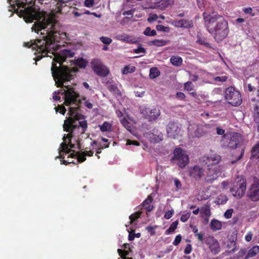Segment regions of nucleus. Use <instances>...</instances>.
I'll return each instance as SVG.
<instances>
[{
  "label": "nucleus",
  "mask_w": 259,
  "mask_h": 259,
  "mask_svg": "<svg viewBox=\"0 0 259 259\" xmlns=\"http://www.w3.org/2000/svg\"><path fill=\"white\" fill-rule=\"evenodd\" d=\"M15 4H11L12 0H8L12 9L20 16H23L25 22L31 23L36 21L33 24L32 31L37 33L41 30L46 29V33H41V38L31 40L29 42H24V46L36 50L35 62L43 57L47 56L50 50H54L56 42L59 41L61 36H66V33L60 30V24L56 19V15L61 12L63 4L62 0H57L56 8L52 9L51 13L45 11H37L31 6L25 8L28 0H14Z\"/></svg>",
  "instance_id": "nucleus-1"
},
{
  "label": "nucleus",
  "mask_w": 259,
  "mask_h": 259,
  "mask_svg": "<svg viewBox=\"0 0 259 259\" xmlns=\"http://www.w3.org/2000/svg\"><path fill=\"white\" fill-rule=\"evenodd\" d=\"M51 71L52 76L55 81V84L58 88L65 87L66 90L60 89L57 94L64 95V105L69 106V114L72 116L80 107V101L78 99L79 95L76 93L73 88L64 85V82L70 80L72 75L71 68L66 66H57L55 63L52 64Z\"/></svg>",
  "instance_id": "nucleus-2"
},
{
  "label": "nucleus",
  "mask_w": 259,
  "mask_h": 259,
  "mask_svg": "<svg viewBox=\"0 0 259 259\" xmlns=\"http://www.w3.org/2000/svg\"><path fill=\"white\" fill-rule=\"evenodd\" d=\"M204 25L208 32L217 42L224 39L228 35V22L217 12L206 11L202 14Z\"/></svg>",
  "instance_id": "nucleus-3"
},
{
  "label": "nucleus",
  "mask_w": 259,
  "mask_h": 259,
  "mask_svg": "<svg viewBox=\"0 0 259 259\" xmlns=\"http://www.w3.org/2000/svg\"><path fill=\"white\" fill-rule=\"evenodd\" d=\"M221 160V156L217 154L211 155L204 159L203 162L207 167L206 177L207 182H212L221 175V167L219 164Z\"/></svg>",
  "instance_id": "nucleus-4"
},
{
  "label": "nucleus",
  "mask_w": 259,
  "mask_h": 259,
  "mask_svg": "<svg viewBox=\"0 0 259 259\" xmlns=\"http://www.w3.org/2000/svg\"><path fill=\"white\" fill-rule=\"evenodd\" d=\"M77 111L72 116H74V118H69L64 121L63 124L64 131L66 132H69L67 135V137L69 139L73 137L72 133L77 128H81V134H84L88 128V123L87 120L79 121L78 122L79 125L76 124V120H79L80 119H84V116L81 114L76 113Z\"/></svg>",
  "instance_id": "nucleus-5"
},
{
  "label": "nucleus",
  "mask_w": 259,
  "mask_h": 259,
  "mask_svg": "<svg viewBox=\"0 0 259 259\" xmlns=\"http://www.w3.org/2000/svg\"><path fill=\"white\" fill-rule=\"evenodd\" d=\"M189 139L200 138L214 131V126L211 124H192L188 128Z\"/></svg>",
  "instance_id": "nucleus-6"
},
{
  "label": "nucleus",
  "mask_w": 259,
  "mask_h": 259,
  "mask_svg": "<svg viewBox=\"0 0 259 259\" xmlns=\"http://www.w3.org/2000/svg\"><path fill=\"white\" fill-rule=\"evenodd\" d=\"M246 189V179L243 176H241L236 178L234 185L231 188L230 191L234 197L240 198L244 195Z\"/></svg>",
  "instance_id": "nucleus-7"
},
{
  "label": "nucleus",
  "mask_w": 259,
  "mask_h": 259,
  "mask_svg": "<svg viewBox=\"0 0 259 259\" xmlns=\"http://www.w3.org/2000/svg\"><path fill=\"white\" fill-rule=\"evenodd\" d=\"M173 154L171 161L177 164L180 168H184L188 164L189 156L182 148H175Z\"/></svg>",
  "instance_id": "nucleus-8"
},
{
  "label": "nucleus",
  "mask_w": 259,
  "mask_h": 259,
  "mask_svg": "<svg viewBox=\"0 0 259 259\" xmlns=\"http://www.w3.org/2000/svg\"><path fill=\"white\" fill-rule=\"evenodd\" d=\"M225 99L233 106L240 105L242 103L241 95L233 87H229L225 91Z\"/></svg>",
  "instance_id": "nucleus-9"
},
{
  "label": "nucleus",
  "mask_w": 259,
  "mask_h": 259,
  "mask_svg": "<svg viewBox=\"0 0 259 259\" xmlns=\"http://www.w3.org/2000/svg\"><path fill=\"white\" fill-rule=\"evenodd\" d=\"M223 138L224 140V146L232 149H235L239 147L242 142L241 135L237 133L224 135Z\"/></svg>",
  "instance_id": "nucleus-10"
},
{
  "label": "nucleus",
  "mask_w": 259,
  "mask_h": 259,
  "mask_svg": "<svg viewBox=\"0 0 259 259\" xmlns=\"http://www.w3.org/2000/svg\"><path fill=\"white\" fill-rule=\"evenodd\" d=\"M140 112L149 121L156 120L160 115V111L158 108L143 107L141 108Z\"/></svg>",
  "instance_id": "nucleus-11"
},
{
  "label": "nucleus",
  "mask_w": 259,
  "mask_h": 259,
  "mask_svg": "<svg viewBox=\"0 0 259 259\" xmlns=\"http://www.w3.org/2000/svg\"><path fill=\"white\" fill-rule=\"evenodd\" d=\"M91 65L92 69L98 76L106 77L108 75L109 69L99 60L94 59L91 62Z\"/></svg>",
  "instance_id": "nucleus-12"
},
{
  "label": "nucleus",
  "mask_w": 259,
  "mask_h": 259,
  "mask_svg": "<svg viewBox=\"0 0 259 259\" xmlns=\"http://www.w3.org/2000/svg\"><path fill=\"white\" fill-rule=\"evenodd\" d=\"M205 243L208 245L210 250L213 254H217L220 252L221 250L220 244L213 236L209 235L206 237Z\"/></svg>",
  "instance_id": "nucleus-13"
},
{
  "label": "nucleus",
  "mask_w": 259,
  "mask_h": 259,
  "mask_svg": "<svg viewBox=\"0 0 259 259\" xmlns=\"http://www.w3.org/2000/svg\"><path fill=\"white\" fill-rule=\"evenodd\" d=\"M181 129L178 123L175 122H170L167 126V133L169 137L176 139L180 134Z\"/></svg>",
  "instance_id": "nucleus-14"
},
{
  "label": "nucleus",
  "mask_w": 259,
  "mask_h": 259,
  "mask_svg": "<svg viewBox=\"0 0 259 259\" xmlns=\"http://www.w3.org/2000/svg\"><path fill=\"white\" fill-rule=\"evenodd\" d=\"M74 54V53L71 50L64 49L61 51L60 56L55 57L52 64L54 63L56 64V63H59L60 64L59 66H63L62 64L66 60V59L68 57H73Z\"/></svg>",
  "instance_id": "nucleus-15"
},
{
  "label": "nucleus",
  "mask_w": 259,
  "mask_h": 259,
  "mask_svg": "<svg viewBox=\"0 0 259 259\" xmlns=\"http://www.w3.org/2000/svg\"><path fill=\"white\" fill-rule=\"evenodd\" d=\"M248 197L253 201L259 200V183L257 182L252 184L247 193Z\"/></svg>",
  "instance_id": "nucleus-16"
},
{
  "label": "nucleus",
  "mask_w": 259,
  "mask_h": 259,
  "mask_svg": "<svg viewBox=\"0 0 259 259\" xmlns=\"http://www.w3.org/2000/svg\"><path fill=\"white\" fill-rule=\"evenodd\" d=\"M114 38L118 40H120L124 42L132 44H136L139 42V39L134 36L129 35L126 33L116 34Z\"/></svg>",
  "instance_id": "nucleus-17"
},
{
  "label": "nucleus",
  "mask_w": 259,
  "mask_h": 259,
  "mask_svg": "<svg viewBox=\"0 0 259 259\" xmlns=\"http://www.w3.org/2000/svg\"><path fill=\"white\" fill-rule=\"evenodd\" d=\"M189 176L196 180H200L204 175V170L202 167L195 165L189 169Z\"/></svg>",
  "instance_id": "nucleus-18"
},
{
  "label": "nucleus",
  "mask_w": 259,
  "mask_h": 259,
  "mask_svg": "<svg viewBox=\"0 0 259 259\" xmlns=\"http://www.w3.org/2000/svg\"><path fill=\"white\" fill-rule=\"evenodd\" d=\"M172 24L176 27L185 28H189L193 26V23L192 21H189L185 19L174 21L172 22Z\"/></svg>",
  "instance_id": "nucleus-19"
},
{
  "label": "nucleus",
  "mask_w": 259,
  "mask_h": 259,
  "mask_svg": "<svg viewBox=\"0 0 259 259\" xmlns=\"http://www.w3.org/2000/svg\"><path fill=\"white\" fill-rule=\"evenodd\" d=\"M72 138H71L70 139L68 138L67 137V135L66 136H65V135L63 137V140L64 141H66V139H68L69 140V142H68V144H67L65 142H62L61 144V146H62V150H61V151L63 152H65L66 154H69L71 151H72L71 150H70L69 148V147L70 148H73L74 147V144H73L71 143V139Z\"/></svg>",
  "instance_id": "nucleus-20"
},
{
  "label": "nucleus",
  "mask_w": 259,
  "mask_h": 259,
  "mask_svg": "<svg viewBox=\"0 0 259 259\" xmlns=\"http://www.w3.org/2000/svg\"><path fill=\"white\" fill-rule=\"evenodd\" d=\"M153 200V198L152 196L151 195H149L142 203L143 207H144L147 212H150L154 208L153 205L151 204Z\"/></svg>",
  "instance_id": "nucleus-21"
},
{
  "label": "nucleus",
  "mask_w": 259,
  "mask_h": 259,
  "mask_svg": "<svg viewBox=\"0 0 259 259\" xmlns=\"http://www.w3.org/2000/svg\"><path fill=\"white\" fill-rule=\"evenodd\" d=\"M73 63L76 66L80 68H85L88 64V61L81 57L75 59Z\"/></svg>",
  "instance_id": "nucleus-22"
},
{
  "label": "nucleus",
  "mask_w": 259,
  "mask_h": 259,
  "mask_svg": "<svg viewBox=\"0 0 259 259\" xmlns=\"http://www.w3.org/2000/svg\"><path fill=\"white\" fill-rule=\"evenodd\" d=\"M222 223L220 221L215 219L212 220L211 221L210 224V227L211 229L213 231L221 230L222 228Z\"/></svg>",
  "instance_id": "nucleus-23"
},
{
  "label": "nucleus",
  "mask_w": 259,
  "mask_h": 259,
  "mask_svg": "<svg viewBox=\"0 0 259 259\" xmlns=\"http://www.w3.org/2000/svg\"><path fill=\"white\" fill-rule=\"evenodd\" d=\"M172 3L171 0H160L157 3V7L161 10H164L170 6Z\"/></svg>",
  "instance_id": "nucleus-24"
},
{
  "label": "nucleus",
  "mask_w": 259,
  "mask_h": 259,
  "mask_svg": "<svg viewBox=\"0 0 259 259\" xmlns=\"http://www.w3.org/2000/svg\"><path fill=\"white\" fill-rule=\"evenodd\" d=\"M259 252V246H254L252 247L248 252L247 254L245 257L244 259H248L250 257L254 256Z\"/></svg>",
  "instance_id": "nucleus-25"
},
{
  "label": "nucleus",
  "mask_w": 259,
  "mask_h": 259,
  "mask_svg": "<svg viewBox=\"0 0 259 259\" xmlns=\"http://www.w3.org/2000/svg\"><path fill=\"white\" fill-rule=\"evenodd\" d=\"M259 141L255 144L251 149L250 159H253L256 157L259 156Z\"/></svg>",
  "instance_id": "nucleus-26"
},
{
  "label": "nucleus",
  "mask_w": 259,
  "mask_h": 259,
  "mask_svg": "<svg viewBox=\"0 0 259 259\" xmlns=\"http://www.w3.org/2000/svg\"><path fill=\"white\" fill-rule=\"evenodd\" d=\"M171 64L175 66H180L183 62L182 58L178 56H173L170 59Z\"/></svg>",
  "instance_id": "nucleus-27"
},
{
  "label": "nucleus",
  "mask_w": 259,
  "mask_h": 259,
  "mask_svg": "<svg viewBox=\"0 0 259 259\" xmlns=\"http://www.w3.org/2000/svg\"><path fill=\"white\" fill-rule=\"evenodd\" d=\"M143 208H141L140 209H139L137 212L132 214L129 218L130 219V223L132 224L135 221H136L137 219L139 218L142 214V213L143 212Z\"/></svg>",
  "instance_id": "nucleus-28"
},
{
  "label": "nucleus",
  "mask_w": 259,
  "mask_h": 259,
  "mask_svg": "<svg viewBox=\"0 0 259 259\" xmlns=\"http://www.w3.org/2000/svg\"><path fill=\"white\" fill-rule=\"evenodd\" d=\"M253 119L254 121H259V103H256L253 108Z\"/></svg>",
  "instance_id": "nucleus-29"
},
{
  "label": "nucleus",
  "mask_w": 259,
  "mask_h": 259,
  "mask_svg": "<svg viewBox=\"0 0 259 259\" xmlns=\"http://www.w3.org/2000/svg\"><path fill=\"white\" fill-rule=\"evenodd\" d=\"M228 200V199L226 195L221 194L218 197L214 202L218 205L224 204Z\"/></svg>",
  "instance_id": "nucleus-30"
},
{
  "label": "nucleus",
  "mask_w": 259,
  "mask_h": 259,
  "mask_svg": "<svg viewBox=\"0 0 259 259\" xmlns=\"http://www.w3.org/2000/svg\"><path fill=\"white\" fill-rule=\"evenodd\" d=\"M160 71L156 67H152L150 70L149 76L151 78L154 79L160 75Z\"/></svg>",
  "instance_id": "nucleus-31"
},
{
  "label": "nucleus",
  "mask_w": 259,
  "mask_h": 259,
  "mask_svg": "<svg viewBox=\"0 0 259 259\" xmlns=\"http://www.w3.org/2000/svg\"><path fill=\"white\" fill-rule=\"evenodd\" d=\"M178 221H176L173 222L169 226V227L166 230L165 234H169L173 233L177 229L178 225Z\"/></svg>",
  "instance_id": "nucleus-32"
},
{
  "label": "nucleus",
  "mask_w": 259,
  "mask_h": 259,
  "mask_svg": "<svg viewBox=\"0 0 259 259\" xmlns=\"http://www.w3.org/2000/svg\"><path fill=\"white\" fill-rule=\"evenodd\" d=\"M108 90L114 94L120 95L121 94L120 91L116 85L110 84L107 87Z\"/></svg>",
  "instance_id": "nucleus-33"
},
{
  "label": "nucleus",
  "mask_w": 259,
  "mask_h": 259,
  "mask_svg": "<svg viewBox=\"0 0 259 259\" xmlns=\"http://www.w3.org/2000/svg\"><path fill=\"white\" fill-rule=\"evenodd\" d=\"M151 43L157 47H162L167 45V41L162 39H155L151 41Z\"/></svg>",
  "instance_id": "nucleus-34"
},
{
  "label": "nucleus",
  "mask_w": 259,
  "mask_h": 259,
  "mask_svg": "<svg viewBox=\"0 0 259 259\" xmlns=\"http://www.w3.org/2000/svg\"><path fill=\"white\" fill-rule=\"evenodd\" d=\"M200 213L202 217H209L210 215V210L209 206L203 207L200 210Z\"/></svg>",
  "instance_id": "nucleus-35"
},
{
  "label": "nucleus",
  "mask_w": 259,
  "mask_h": 259,
  "mask_svg": "<svg viewBox=\"0 0 259 259\" xmlns=\"http://www.w3.org/2000/svg\"><path fill=\"white\" fill-rule=\"evenodd\" d=\"M99 126L100 127V130L102 132H105L109 131L110 130L111 126V124L109 122L105 121L103 123L102 125H100Z\"/></svg>",
  "instance_id": "nucleus-36"
},
{
  "label": "nucleus",
  "mask_w": 259,
  "mask_h": 259,
  "mask_svg": "<svg viewBox=\"0 0 259 259\" xmlns=\"http://www.w3.org/2000/svg\"><path fill=\"white\" fill-rule=\"evenodd\" d=\"M120 122L126 130H127L128 131H131L132 125L125 118H123L122 119H121Z\"/></svg>",
  "instance_id": "nucleus-37"
},
{
  "label": "nucleus",
  "mask_w": 259,
  "mask_h": 259,
  "mask_svg": "<svg viewBox=\"0 0 259 259\" xmlns=\"http://www.w3.org/2000/svg\"><path fill=\"white\" fill-rule=\"evenodd\" d=\"M146 36H154L156 34V32L155 30H151L150 27H147L143 33Z\"/></svg>",
  "instance_id": "nucleus-38"
},
{
  "label": "nucleus",
  "mask_w": 259,
  "mask_h": 259,
  "mask_svg": "<svg viewBox=\"0 0 259 259\" xmlns=\"http://www.w3.org/2000/svg\"><path fill=\"white\" fill-rule=\"evenodd\" d=\"M184 88L185 90L190 92L194 90V85L192 81H187L184 83Z\"/></svg>",
  "instance_id": "nucleus-39"
},
{
  "label": "nucleus",
  "mask_w": 259,
  "mask_h": 259,
  "mask_svg": "<svg viewBox=\"0 0 259 259\" xmlns=\"http://www.w3.org/2000/svg\"><path fill=\"white\" fill-rule=\"evenodd\" d=\"M77 159L78 162H83L86 160L85 155L83 153V152L82 153L77 152Z\"/></svg>",
  "instance_id": "nucleus-40"
},
{
  "label": "nucleus",
  "mask_w": 259,
  "mask_h": 259,
  "mask_svg": "<svg viewBox=\"0 0 259 259\" xmlns=\"http://www.w3.org/2000/svg\"><path fill=\"white\" fill-rule=\"evenodd\" d=\"M133 52L136 54H140V53L146 54V50L144 48H143L141 46V45H140V46H139V47L138 48L135 49L133 50Z\"/></svg>",
  "instance_id": "nucleus-41"
},
{
  "label": "nucleus",
  "mask_w": 259,
  "mask_h": 259,
  "mask_svg": "<svg viewBox=\"0 0 259 259\" xmlns=\"http://www.w3.org/2000/svg\"><path fill=\"white\" fill-rule=\"evenodd\" d=\"M100 39L103 44L106 45H110L112 41L111 38L106 36H101Z\"/></svg>",
  "instance_id": "nucleus-42"
},
{
  "label": "nucleus",
  "mask_w": 259,
  "mask_h": 259,
  "mask_svg": "<svg viewBox=\"0 0 259 259\" xmlns=\"http://www.w3.org/2000/svg\"><path fill=\"white\" fill-rule=\"evenodd\" d=\"M55 109L56 112H59L63 115H64L66 111V108L63 105H58V106L55 108Z\"/></svg>",
  "instance_id": "nucleus-43"
},
{
  "label": "nucleus",
  "mask_w": 259,
  "mask_h": 259,
  "mask_svg": "<svg viewBox=\"0 0 259 259\" xmlns=\"http://www.w3.org/2000/svg\"><path fill=\"white\" fill-rule=\"evenodd\" d=\"M156 29L160 31L168 32L169 30V28L162 25H157L156 26Z\"/></svg>",
  "instance_id": "nucleus-44"
},
{
  "label": "nucleus",
  "mask_w": 259,
  "mask_h": 259,
  "mask_svg": "<svg viewBox=\"0 0 259 259\" xmlns=\"http://www.w3.org/2000/svg\"><path fill=\"white\" fill-rule=\"evenodd\" d=\"M190 212H187L185 214H183L181 215L180 220L182 222H186L188 221L190 217Z\"/></svg>",
  "instance_id": "nucleus-45"
},
{
  "label": "nucleus",
  "mask_w": 259,
  "mask_h": 259,
  "mask_svg": "<svg viewBox=\"0 0 259 259\" xmlns=\"http://www.w3.org/2000/svg\"><path fill=\"white\" fill-rule=\"evenodd\" d=\"M195 236L197 237L199 241L201 242L202 243H205V237L204 238V234L203 233H198Z\"/></svg>",
  "instance_id": "nucleus-46"
},
{
  "label": "nucleus",
  "mask_w": 259,
  "mask_h": 259,
  "mask_svg": "<svg viewBox=\"0 0 259 259\" xmlns=\"http://www.w3.org/2000/svg\"><path fill=\"white\" fill-rule=\"evenodd\" d=\"M198 42L200 45H203L207 48L213 49L212 47L210 46V45L208 42H206L204 39H199L198 40Z\"/></svg>",
  "instance_id": "nucleus-47"
},
{
  "label": "nucleus",
  "mask_w": 259,
  "mask_h": 259,
  "mask_svg": "<svg viewBox=\"0 0 259 259\" xmlns=\"http://www.w3.org/2000/svg\"><path fill=\"white\" fill-rule=\"evenodd\" d=\"M95 4L94 0H85L84 2V5L87 8H91Z\"/></svg>",
  "instance_id": "nucleus-48"
},
{
  "label": "nucleus",
  "mask_w": 259,
  "mask_h": 259,
  "mask_svg": "<svg viewBox=\"0 0 259 259\" xmlns=\"http://www.w3.org/2000/svg\"><path fill=\"white\" fill-rule=\"evenodd\" d=\"M181 240H182L181 235L179 234V235H177L175 238V240L172 242L173 245L175 246L178 245L180 243Z\"/></svg>",
  "instance_id": "nucleus-49"
},
{
  "label": "nucleus",
  "mask_w": 259,
  "mask_h": 259,
  "mask_svg": "<svg viewBox=\"0 0 259 259\" xmlns=\"http://www.w3.org/2000/svg\"><path fill=\"white\" fill-rule=\"evenodd\" d=\"M156 226H149L146 227V230L150 234L151 236L154 235L155 234V232L154 231Z\"/></svg>",
  "instance_id": "nucleus-50"
},
{
  "label": "nucleus",
  "mask_w": 259,
  "mask_h": 259,
  "mask_svg": "<svg viewBox=\"0 0 259 259\" xmlns=\"http://www.w3.org/2000/svg\"><path fill=\"white\" fill-rule=\"evenodd\" d=\"M174 214V211L173 209L168 210L164 214V217L166 219H169L171 218Z\"/></svg>",
  "instance_id": "nucleus-51"
},
{
  "label": "nucleus",
  "mask_w": 259,
  "mask_h": 259,
  "mask_svg": "<svg viewBox=\"0 0 259 259\" xmlns=\"http://www.w3.org/2000/svg\"><path fill=\"white\" fill-rule=\"evenodd\" d=\"M190 95L192 96L195 99H198L199 97H201L203 100H205L206 97L203 95L197 94L196 92H191Z\"/></svg>",
  "instance_id": "nucleus-52"
},
{
  "label": "nucleus",
  "mask_w": 259,
  "mask_h": 259,
  "mask_svg": "<svg viewBox=\"0 0 259 259\" xmlns=\"http://www.w3.org/2000/svg\"><path fill=\"white\" fill-rule=\"evenodd\" d=\"M233 212V209H229L226 211L224 213V216L226 219H230L232 217Z\"/></svg>",
  "instance_id": "nucleus-53"
},
{
  "label": "nucleus",
  "mask_w": 259,
  "mask_h": 259,
  "mask_svg": "<svg viewBox=\"0 0 259 259\" xmlns=\"http://www.w3.org/2000/svg\"><path fill=\"white\" fill-rule=\"evenodd\" d=\"M157 19H158V16H157V14H154L150 15L149 16V17H148L147 20L149 22L151 23V22L156 21Z\"/></svg>",
  "instance_id": "nucleus-54"
},
{
  "label": "nucleus",
  "mask_w": 259,
  "mask_h": 259,
  "mask_svg": "<svg viewBox=\"0 0 259 259\" xmlns=\"http://www.w3.org/2000/svg\"><path fill=\"white\" fill-rule=\"evenodd\" d=\"M244 152H245V148H242L241 151V153H240V155L235 160H232L231 161V163L232 164H234L237 161H238V160H240L243 157V155L244 154Z\"/></svg>",
  "instance_id": "nucleus-55"
},
{
  "label": "nucleus",
  "mask_w": 259,
  "mask_h": 259,
  "mask_svg": "<svg viewBox=\"0 0 259 259\" xmlns=\"http://www.w3.org/2000/svg\"><path fill=\"white\" fill-rule=\"evenodd\" d=\"M117 252L121 257V256H122L123 257V256L126 257V255H127L128 254V251L122 250V249H118Z\"/></svg>",
  "instance_id": "nucleus-56"
},
{
  "label": "nucleus",
  "mask_w": 259,
  "mask_h": 259,
  "mask_svg": "<svg viewBox=\"0 0 259 259\" xmlns=\"http://www.w3.org/2000/svg\"><path fill=\"white\" fill-rule=\"evenodd\" d=\"M228 79L227 76H217L214 78V80L217 81L225 82Z\"/></svg>",
  "instance_id": "nucleus-57"
},
{
  "label": "nucleus",
  "mask_w": 259,
  "mask_h": 259,
  "mask_svg": "<svg viewBox=\"0 0 259 259\" xmlns=\"http://www.w3.org/2000/svg\"><path fill=\"white\" fill-rule=\"evenodd\" d=\"M192 251V246L190 244H188L184 250V253L186 254H189Z\"/></svg>",
  "instance_id": "nucleus-58"
},
{
  "label": "nucleus",
  "mask_w": 259,
  "mask_h": 259,
  "mask_svg": "<svg viewBox=\"0 0 259 259\" xmlns=\"http://www.w3.org/2000/svg\"><path fill=\"white\" fill-rule=\"evenodd\" d=\"M126 145H136V146H140V144L137 141H132L130 140H127V142H126Z\"/></svg>",
  "instance_id": "nucleus-59"
},
{
  "label": "nucleus",
  "mask_w": 259,
  "mask_h": 259,
  "mask_svg": "<svg viewBox=\"0 0 259 259\" xmlns=\"http://www.w3.org/2000/svg\"><path fill=\"white\" fill-rule=\"evenodd\" d=\"M60 158L61 159H62V160H61V162H62V164H64V165H67L68 164H69L70 163H74L73 161H69L68 160H64V157L63 156V155H61V153H60Z\"/></svg>",
  "instance_id": "nucleus-60"
},
{
  "label": "nucleus",
  "mask_w": 259,
  "mask_h": 259,
  "mask_svg": "<svg viewBox=\"0 0 259 259\" xmlns=\"http://www.w3.org/2000/svg\"><path fill=\"white\" fill-rule=\"evenodd\" d=\"M217 133L219 135H225V130L221 127H217L216 128Z\"/></svg>",
  "instance_id": "nucleus-61"
},
{
  "label": "nucleus",
  "mask_w": 259,
  "mask_h": 259,
  "mask_svg": "<svg viewBox=\"0 0 259 259\" xmlns=\"http://www.w3.org/2000/svg\"><path fill=\"white\" fill-rule=\"evenodd\" d=\"M134 12H135L134 10H130L128 11H126L123 13V15H124V16L130 15V16H131V17H132L133 16Z\"/></svg>",
  "instance_id": "nucleus-62"
},
{
  "label": "nucleus",
  "mask_w": 259,
  "mask_h": 259,
  "mask_svg": "<svg viewBox=\"0 0 259 259\" xmlns=\"http://www.w3.org/2000/svg\"><path fill=\"white\" fill-rule=\"evenodd\" d=\"M177 97L180 100H184L186 96L182 92H178L177 93Z\"/></svg>",
  "instance_id": "nucleus-63"
},
{
  "label": "nucleus",
  "mask_w": 259,
  "mask_h": 259,
  "mask_svg": "<svg viewBox=\"0 0 259 259\" xmlns=\"http://www.w3.org/2000/svg\"><path fill=\"white\" fill-rule=\"evenodd\" d=\"M175 184L177 189H180L182 188V184L178 179L175 180Z\"/></svg>",
  "instance_id": "nucleus-64"
}]
</instances>
